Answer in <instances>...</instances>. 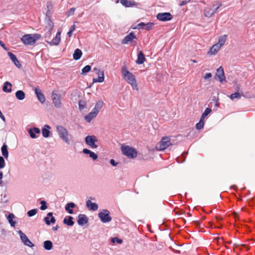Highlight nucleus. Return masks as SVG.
Wrapping results in <instances>:
<instances>
[{
	"mask_svg": "<svg viewBox=\"0 0 255 255\" xmlns=\"http://www.w3.org/2000/svg\"><path fill=\"white\" fill-rule=\"evenodd\" d=\"M121 150L124 155L129 158H133L136 157L137 152L133 148L128 145H123Z\"/></svg>",
	"mask_w": 255,
	"mask_h": 255,
	"instance_id": "nucleus-4",
	"label": "nucleus"
},
{
	"mask_svg": "<svg viewBox=\"0 0 255 255\" xmlns=\"http://www.w3.org/2000/svg\"><path fill=\"white\" fill-rule=\"evenodd\" d=\"M190 0H182L180 3V6L184 5L187 4L188 2H189Z\"/></svg>",
	"mask_w": 255,
	"mask_h": 255,
	"instance_id": "nucleus-54",
	"label": "nucleus"
},
{
	"mask_svg": "<svg viewBox=\"0 0 255 255\" xmlns=\"http://www.w3.org/2000/svg\"><path fill=\"white\" fill-rule=\"evenodd\" d=\"M1 153L3 156L7 159L8 157V151L7 150V146L5 144H3L1 148Z\"/></svg>",
	"mask_w": 255,
	"mask_h": 255,
	"instance_id": "nucleus-34",
	"label": "nucleus"
},
{
	"mask_svg": "<svg viewBox=\"0 0 255 255\" xmlns=\"http://www.w3.org/2000/svg\"><path fill=\"white\" fill-rule=\"evenodd\" d=\"M222 5V3H220L218 4V6L215 8L213 10L209 7H207L204 9V15L206 17H211L215 13H216L218 9L221 7Z\"/></svg>",
	"mask_w": 255,
	"mask_h": 255,
	"instance_id": "nucleus-12",
	"label": "nucleus"
},
{
	"mask_svg": "<svg viewBox=\"0 0 255 255\" xmlns=\"http://www.w3.org/2000/svg\"><path fill=\"white\" fill-rule=\"evenodd\" d=\"M56 131L59 137L66 144H69L70 141L68 138V132L66 128L62 126H57Z\"/></svg>",
	"mask_w": 255,
	"mask_h": 255,
	"instance_id": "nucleus-3",
	"label": "nucleus"
},
{
	"mask_svg": "<svg viewBox=\"0 0 255 255\" xmlns=\"http://www.w3.org/2000/svg\"><path fill=\"white\" fill-rule=\"evenodd\" d=\"M221 48L217 44L214 45L211 47L209 51L208 52L209 55H215Z\"/></svg>",
	"mask_w": 255,
	"mask_h": 255,
	"instance_id": "nucleus-28",
	"label": "nucleus"
},
{
	"mask_svg": "<svg viewBox=\"0 0 255 255\" xmlns=\"http://www.w3.org/2000/svg\"><path fill=\"white\" fill-rule=\"evenodd\" d=\"M59 228V227L58 225H56L55 227H53L52 229L53 231H57Z\"/></svg>",
	"mask_w": 255,
	"mask_h": 255,
	"instance_id": "nucleus-57",
	"label": "nucleus"
},
{
	"mask_svg": "<svg viewBox=\"0 0 255 255\" xmlns=\"http://www.w3.org/2000/svg\"><path fill=\"white\" fill-rule=\"evenodd\" d=\"M8 55L15 66L18 68H20L21 67V64L19 63L16 56L14 54L11 52H8Z\"/></svg>",
	"mask_w": 255,
	"mask_h": 255,
	"instance_id": "nucleus-20",
	"label": "nucleus"
},
{
	"mask_svg": "<svg viewBox=\"0 0 255 255\" xmlns=\"http://www.w3.org/2000/svg\"><path fill=\"white\" fill-rule=\"evenodd\" d=\"M144 55L141 51H140L137 54V59L136 60V63L137 64H142L145 61Z\"/></svg>",
	"mask_w": 255,
	"mask_h": 255,
	"instance_id": "nucleus-27",
	"label": "nucleus"
},
{
	"mask_svg": "<svg viewBox=\"0 0 255 255\" xmlns=\"http://www.w3.org/2000/svg\"><path fill=\"white\" fill-rule=\"evenodd\" d=\"M48 31L45 34V38H50L52 30L47 29Z\"/></svg>",
	"mask_w": 255,
	"mask_h": 255,
	"instance_id": "nucleus-50",
	"label": "nucleus"
},
{
	"mask_svg": "<svg viewBox=\"0 0 255 255\" xmlns=\"http://www.w3.org/2000/svg\"><path fill=\"white\" fill-rule=\"evenodd\" d=\"M2 183H3V181H2V179H0V185H2Z\"/></svg>",
	"mask_w": 255,
	"mask_h": 255,
	"instance_id": "nucleus-61",
	"label": "nucleus"
},
{
	"mask_svg": "<svg viewBox=\"0 0 255 255\" xmlns=\"http://www.w3.org/2000/svg\"><path fill=\"white\" fill-rule=\"evenodd\" d=\"M73 32V31H71L69 30V31L67 33V34L68 35V36L69 37H71V35H72V33Z\"/></svg>",
	"mask_w": 255,
	"mask_h": 255,
	"instance_id": "nucleus-59",
	"label": "nucleus"
},
{
	"mask_svg": "<svg viewBox=\"0 0 255 255\" xmlns=\"http://www.w3.org/2000/svg\"><path fill=\"white\" fill-rule=\"evenodd\" d=\"M40 204H41V206H40V209L41 210H46L47 208V206L46 205V202L45 201H44V200L41 201L40 202Z\"/></svg>",
	"mask_w": 255,
	"mask_h": 255,
	"instance_id": "nucleus-46",
	"label": "nucleus"
},
{
	"mask_svg": "<svg viewBox=\"0 0 255 255\" xmlns=\"http://www.w3.org/2000/svg\"><path fill=\"white\" fill-rule=\"evenodd\" d=\"M172 144L169 137H163L160 141L156 146V148L159 150H164Z\"/></svg>",
	"mask_w": 255,
	"mask_h": 255,
	"instance_id": "nucleus-5",
	"label": "nucleus"
},
{
	"mask_svg": "<svg viewBox=\"0 0 255 255\" xmlns=\"http://www.w3.org/2000/svg\"><path fill=\"white\" fill-rule=\"evenodd\" d=\"M111 242L113 243H117L119 244H121L123 242V240L117 238V237H114V238H112L111 239Z\"/></svg>",
	"mask_w": 255,
	"mask_h": 255,
	"instance_id": "nucleus-47",
	"label": "nucleus"
},
{
	"mask_svg": "<svg viewBox=\"0 0 255 255\" xmlns=\"http://www.w3.org/2000/svg\"><path fill=\"white\" fill-rule=\"evenodd\" d=\"M121 72L124 79L131 85L132 89L138 90L136 81L132 73L129 72L125 66L122 68Z\"/></svg>",
	"mask_w": 255,
	"mask_h": 255,
	"instance_id": "nucleus-1",
	"label": "nucleus"
},
{
	"mask_svg": "<svg viewBox=\"0 0 255 255\" xmlns=\"http://www.w3.org/2000/svg\"><path fill=\"white\" fill-rule=\"evenodd\" d=\"M86 143L92 148H97L98 145L96 142L98 141V139L95 135H88L85 138Z\"/></svg>",
	"mask_w": 255,
	"mask_h": 255,
	"instance_id": "nucleus-8",
	"label": "nucleus"
},
{
	"mask_svg": "<svg viewBox=\"0 0 255 255\" xmlns=\"http://www.w3.org/2000/svg\"><path fill=\"white\" fill-rule=\"evenodd\" d=\"M5 163L3 157L0 156V169L4 168Z\"/></svg>",
	"mask_w": 255,
	"mask_h": 255,
	"instance_id": "nucleus-48",
	"label": "nucleus"
},
{
	"mask_svg": "<svg viewBox=\"0 0 255 255\" xmlns=\"http://www.w3.org/2000/svg\"><path fill=\"white\" fill-rule=\"evenodd\" d=\"M215 77V79L219 80V81L221 83L227 81L224 69L222 66H220L217 69V72Z\"/></svg>",
	"mask_w": 255,
	"mask_h": 255,
	"instance_id": "nucleus-10",
	"label": "nucleus"
},
{
	"mask_svg": "<svg viewBox=\"0 0 255 255\" xmlns=\"http://www.w3.org/2000/svg\"><path fill=\"white\" fill-rule=\"evenodd\" d=\"M204 125V120L202 119H200L199 122L196 124V128L198 129H201L202 128Z\"/></svg>",
	"mask_w": 255,
	"mask_h": 255,
	"instance_id": "nucleus-42",
	"label": "nucleus"
},
{
	"mask_svg": "<svg viewBox=\"0 0 255 255\" xmlns=\"http://www.w3.org/2000/svg\"><path fill=\"white\" fill-rule=\"evenodd\" d=\"M28 132L29 135L32 138H36L38 137L36 134L38 135L40 133V129L38 128L34 127L30 128L28 130Z\"/></svg>",
	"mask_w": 255,
	"mask_h": 255,
	"instance_id": "nucleus-16",
	"label": "nucleus"
},
{
	"mask_svg": "<svg viewBox=\"0 0 255 255\" xmlns=\"http://www.w3.org/2000/svg\"><path fill=\"white\" fill-rule=\"evenodd\" d=\"M136 38V36L134 34V33L133 32H131L124 38L122 40V43L124 44H128L133 39Z\"/></svg>",
	"mask_w": 255,
	"mask_h": 255,
	"instance_id": "nucleus-13",
	"label": "nucleus"
},
{
	"mask_svg": "<svg viewBox=\"0 0 255 255\" xmlns=\"http://www.w3.org/2000/svg\"><path fill=\"white\" fill-rule=\"evenodd\" d=\"M15 218V216L12 213H10L7 216V220L11 227H14L15 225L16 222L13 220Z\"/></svg>",
	"mask_w": 255,
	"mask_h": 255,
	"instance_id": "nucleus-37",
	"label": "nucleus"
},
{
	"mask_svg": "<svg viewBox=\"0 0 255 255\" xmlns=\"http://www.w3.org/2000/svg\"><path fill=\"white\" fill-rule=\"evenodd\" d=\"M61 32L60 30H58L55 37L51 41H46V42L51 46L58 45L61 40Z\"/></svg>",
	"mask_w": 255,
	"mask_h": 255,
	"instance_id": "nucleus-14",
	"label": "nucleus"
},
{
	"mask_svg": "<svg viewBox=\"0 0 255 255\" xmlns=\"http://www.w3.org/2000/svg\"><path fill=\"white\" fill-rule=\"evenodd\" d=\"M18 233L19 235L21 242L24 244V245L31 248L34 246V245L28 239L26 235L21 230H19L18 232Z\"/></svg>",
	"mask_w": 255,
	"mask_h": 255,
	"instance_id": "nucleus-9",
	"label": "nucleus"
},
{
	"mask_svg": "<svg viewBox=\"0 0 255 255\" xmlns=\"http://www.w3.org/2000/svg\"><path fill=\"white\" fill-rule=\"evenodd\" d=\"M41 37L39 34H25L21 38V41L24 44L27 45H31L35 43L36 40H38Z\"/></svg>",
	"mask_w": 255,
	"mask_h": 255,
	"instance_id": "nucleus-2",
	"label": "nucleus"
},
{
	"mask_svg": "<svg viewBox=\"0 0 255 255\" xmlns=\"http://www.w3.org/2000/svg\"><path fill=\"white\" fill-rule=\"evenodd\" d=\"M154 26V23L152 22H148L145 23V26L144 27L143 29H145L147 30H151Z\"/></svg>",
	"mask_w": 255,
	"mask_h": 255,
	"instance_id": "nucleus-45",
	"label": "nucleus"
},
{
	"mask_svg": "<svg viewBox=\"0 0 255 255\" xmlns=\"http://www.w3.org/2000/svg\"><path fill=\"white\" fill-rule=\"evenodd\" d=\"M82 55V52L80 49H76L73 55V59L75 60H78L80 59Z\"/></svg>",
	"mask_w": 255,
	"mask_h": 255,
	"instance_id": "nucleus-33",
	"label": "nucleus"
},
{
	"mask_svg": "<svg viewBox=\"0 0 255 255\" xmlns=\"http://www.w3.org/2000/svg\"><path fill=\"white\" fill-rule=\"evenodd\" d=\"M241 98V94L238 92H235L230 96V98L233 100L235 99H240Z\"/></svg>",
	"mask_w": 255,
	"mask_h": 255,
	"instance_id": "nucleus-40",
	"label": "nucleus"
},
{
	"mask_svg": "<svg viewBox=\"0 0 255 255\" xmlns=\"http://www.w3.org/2000/svg\"><path fill=\"white\" fill-rule=\"evenodd\" d=\"M75 10V8H70L67 12L68 13V15L69 16V15H72L74 14V11Z\"/></svg>",
	"mask_w": 255,
	"mask_h": 255,
	"instance_id": "nucleus-49",
	"label": "nucleus"
},
{
	"mask_svg": "<svg viewBox=\"0 0 255 255\" xmlns=\"http://www.w3.org/2000/svg\"><path fill=\"white\" fill-rule=\"evenodd\" d=\"M83 153L86 154H89L90 157L94 160L97 159L98 157V155L96 153L87 148L83 149Z\"/></svg>",
	"mask_w": 255,
	"mask_h": 255,
	"instance_id": "nucleus-23",
	"label": "nucleus"
},
{
	"mask_svg": "<svg viewBox=\"0 0 255 255\" xmlns=\"http://www.w3.org/2000/svg\"><path fill=\"white\" fill-rule=\"evenodd\" d=\"M45 20L46 21V25L45 28L47 29L53 30V28L54 27V23L51 20L50 17H49L48 16H47L46 17Z\"/></svg>",
	"mask_w": 255,
	"mask_h": 255,
	"instance_id": "nucleus-30",
	"label": "nucleus"
},
{
	"mask_svg": "<svg viewBox=\"0 0 255 255\" xmlns=\"http://www.w3.org/2000/svg\"><path fill=\"white\" fill-rule=\"evenodd\" d=\"M34 90L39 101L42 104L44 103L45 102V98L41 90L38 87H35Z\"/></svg>",
	"mask_w": 255,
	"mask_h": 255,
	"instance_id": "nucleus-15",
	"label": "nucleus"
},
{
	"mask_svg": "<svg viewBox=\"0 0 255 255\" xmlns=\"http://www.w3.org/2000/svg\"><path fill=\"white\" fill-rule=\"evenodd\" d=\"M37 213V210L36 209H34L28 211L27 213V214L28 217H32L34 216Z\"/></svg>",
	"mask_w": 255,
	"mask_h": 255,
	"instance_id": "nucleus-43",
	"label": "nucleus"
},
{
	"mask_svg": "<svg viewBox=\"0 0 255 255\" xmlns=\"http://www.w3.org/2000/svg\"><path fill=\"white\" fill-rule=\"evenodd\" d=\"M111 164L113 166H116L118 164V162H116L114 159H111L110 161Z\"/></svg>",
	"mask_w": 255,
	"mask_h": 255,
	"instance_id": "nucleus-51",
	"label": "nucleus"
},
{
	"mask_svg": "<svg viewBox=\"0 0 255 255\" xmlns=\"http://www.w3.org/2000/svg\"><path fill=\"white\" fill-rule=\"evenodd\" d=\"M99 76L97 78H93V83L99 82L101 83L104 81V72L103 71H99V72H97Z\"/></svg>",
	"mask_w": 255,
	"mask_h": 255,
	"instance_id": "nucleus-24",
	"label": "nucleus"
},
{
	"mask_svg": "<svg viewBox=\"0 0 255 255\" xmlns=\"http://www.w3.org/2000/svg\"><path fill=\"white\" fill-rule=\"evenodd\" d=\"M212 112V110L210 108H207L205 109L204 113L202 114L201 119L204 120V118L208 116L211 112Z\"/></svg>",
	"mask_w": 255,
	"mask_h": 255,
	"instance_id": "nucleus-39",
	"label": "nucleus"
},
{
	"mask_svg": "<svg viewBox=\"0 0 255 255\" xmlns=\"http://www.w3.org/2000/svg\"><path fill=\"white\" fill-rule=\"evenodd\" d=\"M57 91L53 90L52 92V99L53 104H54V106L57 108H60L61 107V96L60 95L57 94Z\"/></svg>",
	"mask_w": 255,
	"mask_h": 255,
	"instance_id": "nucleus-7",
	"label": "nucleus"
},
{
	"mask_svg": "<svg viewBox=\"0 0 255 255\" xmlns=\"http://www.w3.org/2000/svg\"><path fill=\"white\" fill-rule=\"evenodd\" d=\"M86 206L90 210L96 211L98 209V205L96 203L92 202L91 200H88L86 201Z\"/></svg>",
	"mask_w": 255,
	"mask_h": 255,
	"instance_id": "nucleus-22",
	"label": "nucleus"
},
{
	"mask_svg": "<svg viewBox=\"0 0 255 255\" xmlns=\"http://www.w3.org/2000/svg\"><path fill=\"white\" fill-rule=\"evenodd\" d=\"M97 115L98 114L97 113L92 110L85 116L84 119L87 122L90 123L93 118H95L97 116Z\"/></svg>",
	"mask_w": 255,
	"mask_h": 255,
	"instance_id": "nucleus-25",
	"label": "nucleus"
},
{
	"mask_svg": "<svg viewBox=\"0 0 255 255\" xmlns=\"http://www.w3.org/2000/svg\"><path fill=\"white\" fill-rule=\"evenodd\" d=\"M91 69V67L90 65H86L82 69L81 74L85 75L88 73Z\"/></svg>",
	"mask_w": 255,
	"mask_h": 255,
	"instance_id": "nucleus-41",
	"label": "nucleus"
},
{
	"mask_svg": "<svg viewBox=\"0 0 255 255\" xmlns=\"http://www.w3.org/2000/svg\"><path fill=\"white\" fill-rule=\"evenodd\" d=\"M76 207V204L73 202H70L67 203L65 207V210L70 214H73L74 212L73 208Z\"/></svg>",
	"mask_w": 255,
	"mask_h": 255,
	"instance_id": "nucleus-26",
	"label": "nucleus"
},
{
	"mask_svg": "<svg viewBox=\"0 0 255 255\" xmlns=\"http://www.w3.org/2000/svg\"><path fill=\"white\" fill-rule=\"evenodd\" d=\"M227 35H224L222 36H221L219 38V41L217 43V44L221 48L222 46H223L225 43V41L227 39Z\"/></svg>",
	"mask_w": 255,
	"mask_h": 255,
	"instance_id": "nucleus-38",
	"label": "nucleus"
},
{
	"mask_svg": "<svg viewBox=\"0 0 255 255\" xmlns=\"http://www.w3.org/2000/svg\"><path fill=\"white\" fill-rule=\"evenodd\" d=\"M75 25H73L71 26L70 30L73 32V31L75 30Z\"/></svg>",
	"mask_w": 255,
	"mask_h": 255,
	"instance_id": "nucleus-58",
	"label": "nucleus"
},
{
	"mask_svg": "<svg viewBox=\"0 0 255 255\" xmlns=\"http://www.w3.org/2000/svg\"><path fill=\"white\" fill-rule=\"evenodd\" d=\"M145 26V23H144V22H140L138 24H137L136 26H135L134 27H132V29H143Z\"/></svg>",
	"mask_w": 255,
	"mask_h": 255,
	"instance_id": "nucleus-44",
	"label": "nucleus"
},
{
	"mask_svg": "<svg viewBox=\"0 0 255 255\" xmlns=\"http://www.w3.org/2000/svg\"><path fill=\"white\" fill-rule=\"evenodd\" d=\"M212 74L211 73H207L204 76V79H208L212 77Z\"/></svg>",
	"mask_w": 255,
	"mask_h": 255,
	"instance_id": "nucleus-52",
	"label": "nucleus"
},
{
	"mask_svg": "<svg viewBox=\"0 0 255 255\" xmlns=\"http://www.w3.org/2000/svg\"><path fill=\"white\" fill-rule=\"evenodd\" d=\"M43 248L47 251L51 250L53 248V244L51 241L47 240L43 242Z\"/></svg>",
	"mask_w": 255,
	"mask_h": 255,
	"instance_id": "nucleus-36",
	"label": "nucleus"
},
{
	"mask_svg": "<svg viewBox=\"0 0 255 255\" xmlns=\"http://www.w3.org/2000/svg\"><path fill=\"white\" fill-rule=\"evenodd\" d=\"M94 71H96V72L97 71L98 72H99V71H101V70L97 68H94Z\"/></svg>",
	"mask_w": 255,
	"mask_h": 255,
	"instance_id": "nucleus-60",
	"label": "nucleus"
},
{
	"mask_svg": "<svg viewBox=\"0 0 255 255\" xmlns=\"http://www.w3.org/2000/svg\"><path fill=\"white\" fill-rule=\"evenodd\" d=\"M119 2L126 7H132L136 5V2L128 0H117L116 1V3H118Z\"/></svg>",
	"mask_w": 255,
	"mask_h": 255,
	"instance_id": "nucleus-17",
	"label": "nucleus"
},
{
	"mask_svg": "<svg viewBox=\"0 0 255 255\" xmlns=\"http://www.w3.org/2000/svg\"><path fill=\"white\" fill-rule=\"evenodd\" d=\"M12 84L9 82H5L2 87V90L4 92L10 93L11 92Z\"/></svg>",
	"mask_w": 255,
	"mask_h": 255,
	"instance_id": "nucleus-31",
	"label": "nucleus"
},
{
	"mask_svg": "<svg viewBox=\"0 0 255 255\" xmlns=\"http://www.w3.org/2000/svg\"><path fill=\"white\" fill-rule=\"evenodd\" d=\"M73 218L72 216H68V218H65L63 220V223L69 226H72L74 224L73 221Z\"/></svg>",
	"mask_w": 255,
	"mask_h": 255,
	"instance_id": "nucleus-32",
	"label": "nucleus"
},
{
	"mask_svg": "<svg viewBox=\"0 0 255 255\" xmlns=\"http://www.w3.org/2000/svg\"><path fill=\"white\" fill-rule=\"evenodd\" d=\"M0 45L6 51L8 50V49L7 48L5 45V44L3 43V42L0 40Z\"/></svg>",
	"mask_w": 255,
	"mask_h": 255,
	"instance_id": "nucleus-55",
	"label": "nucleus"
},
{
	"mask_svg": "<svg viewBox=\"0 0 255 255\" xmlns=\"http://www.w3.org/2000/svg\"><path fill=\"white\" fill-rule=\"evenodd\" d=\"M15 97L18 100L22 101L25 98V94L23 91L18 90L15 93Z\"/></svg>",
	"mask_w": 255,
	"mask_h": 255,
	"instance_id": "nucleus-35",
	"label": "nucleus"
},
{
	"mask_svg": "<svg viewBox=\"0 0 255 255\" xmlns=\"http://www.w3.org/2000/svg\"><path fill=\"white\" fill-rule=\"evenodd\" d=\"M51 127L48 125H45L42 128V134L44 137L47 138L50 136Z\"/></svg>",
	"mask_w": 255,
	"mask_h": 255,
	"instance_id": "nucleus-21",
	"label": "nucleus"
},
{
	"mask_svg": "<svg viewBox=\"0 0 255 255\" xmlns=\"http://www.w3.org/2000/svg\"><path fill=\"white\" fill-rule=\"evenodd\" d=\"M0 118L4 122H5V118L4 116L3 115V114L1 113L0 114Z\"/></svg>",
	"mask_w": 255,
	"mask_h": 255,
	"instance_id": "nucleus-56",
	"label": "nucleus"
},
{
	"mask_svg": "<svg viewBox=\"0 0 255 255\" xmlns=\"http://www.w3.org/2000/svg\"><path fill=\"white\" fill-rule=\"evenodd\" d=\"M47 225H50L51 223L54 224L56 222L55 218L53 216V213L49 212L47 214V216L44 219Z\"/></svg>",
	"mask_w": 255,
	"mask_h": 255,
	"instance_id": "nucleus-18",
	"label": "nucleus"
},
{
	"mask_svg": "<svg viewBox=\"0 0 255 255\" xmlns=\"http://www.w3.org/2000/svg\"><path fill=\"white\" fill-rule=\"evenodd\" d=\"M156 18L162 21H166L171 20L172 16L169 12L158 13L156 15Z\"/></svg>",
	"mask_w": 255,
	"mask_h": 255,
	"instance_id": "nucleus-11",
	"label": "nucleus"
},
{
	"mask_svg": "<svg viewBox=\"0 0 255 255\" xmlns=\"http://www.w3.org/2000/svg\"><path fill=\"white\" fill-rule=\"evenodd\" d=\"M98 217L103 223L110 222L112 219V217L110 216V211L107 209H104L99 213Z\"/></svg>",
	"mask_w": 255,
	"mask_h": 255,
	"instance_id": "nucleus-6",
	"label": "nucleus"
},
{
	"mask_svg": "<svg viewBox=\"0 0 255 255\" xmlns=\"http://www.w3.org/2000/svg\"><path fill=\"white\" fill-rule=\"evenodd\" d=\"M83 104H84V103L82 102V101H80L79 102V108L80 110H82L84 108L85 106Z\"/></svg>",
	"mask_w": 255,
	"mask_h": 255,
	"instance_id": "nucleus-53",
	"label": "nucleus"
},
{
	"mask_svg": "<svg viewBox=\"0 0 255 255\" xmlns=\"http://www.w3.org/2000/svg\"><path fill=\"white\" fill-rule=\"evenodd\" d=\"M78 224L80 226H83L88 222V218L85 214H79L78 217Z\"/></svg>",
	"mask_w": 255,
	"mask_h": 255,
	"instance_id": "nucleus-19",
	"label": "nucleus"
},
{
	"mask_svg": "<svg viewBox=\"0 0 255 255\" xmlns=\"http://www.w3.org/2000/svg\"><path fill=\"white\" fill-rule=\"evenodd\" d=\"M103 102L102 100L98 101L95 104V106L93 109L97 114L99 113L100 110L102 108L103 106Z\"/></svg>",
	"mask_w": 255,
	"mask_h": 255,
	"instance_id": "nucleus-29",
	"label": "nucleus"
}]
</instances>
